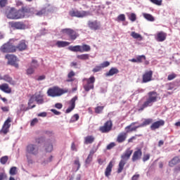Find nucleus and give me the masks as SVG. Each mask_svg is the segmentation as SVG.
Instances as JSON below:
<instances>
[{
  "mask_svg": "<svg viewBox=\"0 0 180 180\" xmlns=\"http://www.w3.org/2000/svg\"><path fill=\"white\" fill-rule=\"evenodd\" d=\"M158 99V94L157 91L148 92L146 101L141 105H139L138 112H143L146 108H148V106H153V104L155 103V102H157Z\"/></svg>",
  "mask_w": 180,
  "mask_h": 180,
  "instance_id": "f257e3e1",
  "label": "nucleus"
},
{
  "mask_svg": "<svg viewBox=\"0 0 180 180\" xmlns=\"http://www.w3.org/2000/svg\"><path fill=\"white\" fill-rule=\"evenodd\" d=\"M133 154V150L131 148H127L124 153L121 155V160L119 162L118 169H117V174H121L125 165L127 163V161L131 158V155Z\"/></svg>",
  "mask_w": 180,
  "mask_h": 180,
  "instance_id": "f03ea898",
  "label": "nucleus"
},
{
  "mask_svg": "<svg viewBox=\"0 0 180 180\" xmlns=\"http://www.w3.org/2000/svg\"><path fill=\"white\" fill-rule=\"evenodd\" d=\"M68 89H60L58 86H53L49 88L47 91L48 96H51V98H56V96H61L64 94H68Z\"/></svg>",
  "mask_w": 180,
  "mask_h": 180,
  "instance_id": "7ed1b4c3",
  "label": "nucleus"
},
{
  "mask_svg": "<svg viewBox=\"0 0 180 180\" xmlns=\"http://www.w3.org/2000/svg\"><path fill=\"white\" fill-rule=\"evenodd\" d=\"M15 40L11 39L0 47V51L3 53H9L15 52Z\"/></svg>",
  "mask_w": 180,
  "mask_h": 180,
  "instance_id": "20e7f679",
  "label": "nucleus"
},
{
  "mask_svg": "<svg viewBox=\"0 0 180 180\" xmlns=\"http://www.w3.org/2000/svg\"><path fill=\"white\" fill-rule=\"evenodd\" d=\"M82 81L84 82L83 88L86 92H89L91 89H94V84L96 82V77L94 76H91L89 78H84Z\"/></svg>",
  "mask_w": 180,
  "mask_h": 180,
  "instance_id": "39448f33",
  "label": "nucleus"
},
{
  "mask_svg": "<svg viewBox=\"0 0 180 180\" xmlns=\"http://www.w3.org/2000/svg\"><path fill=\"white\" fill-rule=\"evenodd\" d=\"M69 15L71 17H77L79 18H82L88 15H91V13L90 11H78V10L72 9L70 11H69Z\"/></svg>",
  "mask_w": 180,
  "mask_h": 180,
  "instance_id": "423d86ee",
  "label": "nucleus"
},
{
  "mask_svg": "<svg viewBox=\"0 0 180 180\" xmlns=\"http://www.w3.org/2000/svg\"><path fill=\"white\" fill-rule=\"evenodd\" d=\"M39 153V147L32 143H30L26 146V153L27 155L37 156Z\"/></svg>",
  "mask_w": 180,
  "mask_h": 180,
  "instance_id": "0eeeda50",
  "label": "nucleus"
},
{
  "mask_svg": "<svg viewBox=\"0 0 180 180\" xmlns=\"http://www.w3.org/2000/svg\"><path fill=\"white\" fill-rule=\"evenodd\" d=\"M61 33L64 35H68L72 41L76 40L79 36L77 32L71 28L63 29L61 30Z\"/></svg>",
  "mask_w": 180,
  "mask_h": 180,
  "instance_id": "6e6552de",
  "label": "nucleus"
},
{
  "mask_svg": "<svg viewBox=\"0 0 180 180\" xmlns=\"http://www.w3.org/2000/svg\"><path fill=\"white\" fill-rule=\"evenodd\" d=\"M113 127L112 121L108 120L107 121L103 126L100 127L99 131L102 134H107L112 131Z\"/></svg>",
  "mask_w": 180,
  "mask_h": 180,
  "instance_id": "1a4fd4ad",
  "label": "nucleus"
},
{
  "mask_svg": "<svg viewBox=\"0 0 180 180\" xmlns=\"http://www.w3.org/2000/svg\"><path fill=\"white\" fill-rule=\"evenodd\" d=\"M11 122H12V118L11 117H8L4 122L0 132L3 133L4 135H6L9 132V129L11 126Z\"/></svg>",
  "mask_w": 180,
  "mask_h": 180,
  "instance_id": "9d476101",
  "label": "nucleus"
},
{
  "mask_svg": "<svg viewBox=\"0 0 180 180\" xmlns=\"http://www.w3.org/2000/svg\"><path fill=\"white\" fill-rule=\"evenodd\" d=\"M5 58H6L8 61V63L13 65L15 68H19V65L17 63V57L14 55L6 54L5 56Z\"/></svg>",
  "mask_w": 180,
  "mask_h": 180,
  "instance_id": "9b49d317",
  "label": "nucleus"
},
{
  "mask_svg": "<svg viewBox=\"0 0 180 180\" xmlns=\"http://www.w3.org/2000/svg\"><path fill=\"white\" fill-rule=\"evenodd\" d=\"M165 125V121L163 120H160L154 122H152V124L150 127L151 131H155L157 129H160V128L164 127Z\"/></svg>",
  "mask_w": 180,
  "mask_h": 180,
  "instance_id": "f8f14e48",
  "label": "nucleus"
},
{
  "mask_svg": "<svg viewBox=\"0 0 180 180\" xmlns=\"http://www.w3.org/2000/svg\"><path fill=\"white\" fill-rule=\"evenodd\" d=\"M153 80V70L146 71L142 76V82L146 84Z\"/></svg>",
  "mask_w": 180,
  "mask_h": 180,
  "instance_id": "ddd939ff",
  "label": "nucleus"
},
{
  "mask_svg": "<svg viewBox=\"0 0 180 180\" xmlns=\"http://www.w3.org/2000/svg\"><path fill=\"white\" fill-rule=\"evenodd\" d=\"M28 45L27 44L26 40L22 39L21 40L17 46H15V51L16 52L17 50L19 51H23L27 49Z\"/></svg>",
  "mask_w": 180,
  "mask_h": 180,
  "instance_id": "4468645a",
  "label": "nucleus"
},
{
  "mask_svg": "<svg viewBox=\"0 0 180 180\" xmlns=\"http://www.w3.org/2000/svg\"><path fill=\"white\" fill-rule=\"evenodd\" d=\"M143 155V152L141 148L137 149V150L134 151L131 158V160L133 162H136L141 159V156Z\"/></svg>",
  "mask_w": 180,
  "mask_h": 180,
  "instance_id": "2eb2a0df",
  "label": "nucleus"
},
{
  "mask_svg": "<svg viewBox=\"0 0 180 180\" xmlns=\"http://www.w3.org/2000/svg\"><path fill=\"white\" fill-rule=\"evenodd\" d=\"M78 99V97L75 96L73 97L69 102L70 106L68 108V109L65 111V113H70V112H72L76 106V101Z\"/></svg>",
  "mask_w": 180,
  "mask_h": 180,
  "instance_id": "dca6fc26",
  "label": "nucleus"
},
{
  "mask_svg": "<svg viewBox=\"0 0 180 180\" xmlns=\"http://www.w3.org/2000/svg\"><path fill=\"white\" fill-rule=\"evenodd\" d=\"M88 27L92 30H98L101 29V23L98 22L97 20L94 21H89L88 22Z\"/></svg>",
  "mask_w": 180,
  "mask_h": 180,
  "instance_id": "f3484780",
  "label": "nucleus"
},
{
  "mask_svg": "<svg viewBox=\"0 0 180 180\" xmlns=\"http://www.w3.org/2000/svg\"><path fill=\"white\" fill-rule=\"evenodd\" d=\"M11 26L16 30H24L26 27V25L22 22H11Z\"/></svg>",
  "mask_w": 180,
  "mask_h": 180,
  "instance_id": "a211bd4d",
  "label": "nucleus"
},
{
  "mask_svg": "<svg viewBox=\"0 0 180 180\" xmlns=\"http://www.w3.org/2000/svg\"><path fill=\"white\" fill-rule=\"evenodd\" d=\"M128 134L126 132H122L118 134L116 142L118 143H122L126 141Z\"/></svg>",
  "mask_w": 180,
  "mask_h": 180,
  "instance_id": "6ab92c4d",
  "label": "nucleus"
},
{
  "mask_svg": "<svg viewBox=\"0 0 180 180\" xmlns=\"http://www.w3.org/2000/svg\"><path fill=\"white\" fill-rule=\"evenodd\" d=\"M0 90L2 91V92H4L5 94H11L12 92L11 88L6 83H4L0 85Z\"/></svg>",
  "mask_w": 180,
  "mask_h": 180,
  "instance_id": "aec40b11",
  "label": "nucleus"
},
{
  "mask_svg": "<svg viewBox=\"0 0 180 180\" xmlns=\"http://www.w3.org/2000/svg\"><path fill=\"white\" fill-rule=\"evenodd\" d=\"M113 167H114L113 162L110 161L109 162V164L108 165V166L105 169V176L106 177H109L111 175Z\"/></svg>",
  "mask_w": 180,
  "mask_h": 180,
  "instance_id": "412c9836",
  "label": "nucleus"
},
{
  "mask_svg": "<svg viewBox=\"0 0 180 180\" xmlns=\"http://www.w3.org/2000/svg\"><path fill=\"white\" fill-rule=\"evenodd\" d=\"M167 39V33L164 32H159L157 34L156 40L162 42Z\"/></svg>",
  "mask_w": 180,
  "mask_h": 180,
  "instance_id": "4be33fe9",
  "label": "nucleus"
},
{
  "mask_svg": "<svg viewBox=\"0 0 180 180\" xmlns=\"http://www.w3.org/2000/svg\"><path fill=\"white\" fill-rule=\"evenodd\" d=\"M180 163V156H175L169 162V166L174 167L176 165Z\"/></svg>",
  "mask_w": 180,
  "mask_h": 180,
  "instance_id": "5701e85b",
  "label": "nucleus"
},
{
  "mask_svg": "<svg viewBox=\"0 0 180 180\" xmlns=\"http://www.w3.org/2000/svg\"><path fill=\"white\" fill-rule=\"evenodd\" d=\"M136 124H137V122H132L130 125L126 127V129H128L127 131V133H131V132H133V131H137L138 129L141 128V127H139V125L131 128V126H134V125H136Z\"/></svg>",
  "mask_w": 180,
  "mask_h": 180,
  "instance_id": "b1692460",
  "label": "nucleus"
},
{
  "mask_svg": "<svg viewBox=\"0 0 180 180\" xmlns=\"http://www.w3.org/2000/svg\"><path fill=\"white\" fill-rule=\"evenodd\" d=\"M153 118H147V119H144L143 123H141V124L139 125V127L143 128V127H146L147 126L150 125L153 123Z\"/></svg>",
  "mask_w": 180,
  "mask_h": 180,
  "instance_id": "393cba45",
  "label": "nucleus"
},
{
  "mask_svg": "<svg viewBox=\"0 0 180 180\" xmlns=\"http://www.w3.org/2000/svg\"><path fill=\"white\" fill-rule=\"evenodd\" d=\"M120 70L116 68H112L108 72L105 73V77H112L115 74H118Z\"/></svg>",
  "mask_w": 180,
  "mask_h": 180,
  "instance_id": "a878e982",
  "label": "nucleus"
},
{
  "mask_svg": "<svg viewBox=\"0 0 180 180\" xmlns=\"http://www.w3.org/2000/svg\"><path fill=\"white\" fill-rule=\"evenodd\" d=\"M3 81L8 82L10 85H15V82L8 75H6L3 77Z\"/></svg>",
  "mask_w": 180,
  "mask_h": 180,
  "instance_id": "bb28decb",
  "label": "nucleus"
},
{
  "mask_svg": "<svg viewBox=\"0 0 180 180\" xmlns=\"http://www.w3.org/2000/svg\"><path fill=\"white\" fill-rule=\"evenodd\" d=\"M75 75H76V73L73 70H71L68 74V79L66 80V82H74V81H75V79L74 78Z\"/></svg>",
  "mask_w": 180,
  "mask_h": 180,
  "instance_id": "cd10ccee",
  "label": "nucleus"
},
{
  "mask_svg": "<svg viewBox=\"0 0 180 180\" xmlns=\"http://www.w3.org/2000/svg\"><path fill=\"white\" fill-rule=\"evenodd\" d=\"M95 141V137L93 136H87L84 138V144H92Z\"/></svg>",
  "mask_w": 180,
  "mask_h": 180,
  "instance_id": "c85d7f7f",
  "label": "nucleus"
},
{
  "mask_svg": "<svg viewBox=\"0 0 180 180\" xmlns=\"http://www.w3.org/2000/svg\"><path fill=\"white\" fill-rule=\"evenodd\" d=\"M70 44V42L68 41H58L56 43V46L58 48H63V47H66L68 46Z\"/></svg>",
  "mask_w": 180,
  "mask_h": 180,
  "instance_id": "c756f323",
  "label": "nucleus"
},
{
  "mask_svg": "<svg viewBox=\"0 0 180 180\" xmlns=\"http://www.w3.org/2000/svg\"><path fill=\"white\" fill-rule=\"evenodd\" d=\"M68 49L72 52H81L82 53V46H70L68 47Z\"/></svg>",
  "mask_w": 180,
  "mask_h": 180,
  "instance_id": "7c9ffc66",
  "label": "nucleus"
},
{
  "mask_svg": "<svg viewBox=\"0 0 180 180\" xmlns=\"http://www.w3.org/2000/svg\"><path fill=\"white\" fill-rule=\"evenodd\" d=\"M24 18V13L21 9H19L18 11L15 10V20L22 19Z\"/></svg>",
  "mask_w": 180,
  "mask_h": 180,
  "instance_id": "2f4dec72",
  "label": "nucleus"
},
{
  "mask_svg": "<svg viewBox=\"0 0 180 180\" xmlns=\"http://www.w3.org/2000/svg\"><path fill=\"white\" fill-rule=\"evenodd\" d=\"M9 19L15 20V9L11 8L6 15Z\"/></svg>",
  "mask_w": 180,
  "mask_h": 180,
  "instance_id": "473e14b6",
  "label": "nucleus"
},
{
  "mask_svg": "<svg viewBox=\"0 0 180 180\" xmlns=\"http://www.w3.org/2000/svg\"><path fill=\"white\" fill-rule=\"evenodd\" d=\"M34 108H36V105H33L31 107H25V105L22 104L20 105V112H27V110L34 109Z\"/></svg>",
  "mask_w": 180,
  "mask_h": 180,
  "instance_id": "72a5a7b5",
  "label": "nucleus"
},
{
  "mask_svg": "<svg viewBox=\"0 0 180 180\" xmlns=\"http://www.w3.org/2000/svg\"><path fill=\"white\" fill-rule=\"evenodd\" d=\"M91 50V48L89 45L88 44H82L81 46V53L83 52H89Z\"/></svg>",
  "mask_w": 180,
  "mask_h": 180,
  "instance_id": "f704fd0d",
  "label": "nucleus"
},
{
  "mask_svg": "<svg viewBox=\"0 0 180 180\" xmlns=\"http://www.w3.org/2000/svg\"><path fill=\"white\" fill-rule=\"evenodd\" d=\"M104 109H105V106L98 105L94 108V112L97 115H100L101 113H103Z\"/></svg>",
  "mask_w": 180,
  "mask_h": 180,
  "instance_id": "c9c22d12",
  "label": "nucleus"
},
{
  "mask_svg": "<svg viewBox=\"0 0 180 180\" xmlns=\"http://www.w3.org/2000/svg\"><path fill=\"white\" fill-rule=\"evenodd\" d=\"M89 57H90L89 54H87V53L77 56V58L82 60H89Z\"/></svg>",
  "mask_w": 180,
  "mask_h": 180,
  "instance_id": "e433bc0d",
  "label": "nucleus"
},
{
  "mask_svg": "<svg viewBox=\"0 0 180 180\" xmlns=\"http://www.w3.org/2000/svg\"><path fill=\"white\" fill-rule=\"evenodd\" d=\"M143 16L145 19L153 22L155 20V19L153 17V15L148 14V13H143Z\"/></svg>",
  "mask_w": 180,
  "mask_h": 180,
  "instance_id": "4c0bfd02",
  "label": "nucleus"
},
{
  "mask_svg": "<svg viewBox=\"0 0 180 180\" xmlns=\"http://www.w3.org/2000/svg\"><path fill=\"white\" fill-rule=\"evenodd\" d=\"M21 11L23 13L24 17H25L26 14H28L32 12L31 8L28 6H22L21 8Z\"/></svg>",
  "mask_w": 180,
  "mask_h": 180,
  "instance_id": "58836bf2",
  "label": "nucleus"
},
{
  "mask_svg": "<svg viewBox=\"0 0 180 180\" xmlns=\"http://www.w3.org/2000/svg\"><path fill=\"white\" fill-rule=\"evenodd\" d=\"M35 101L38 105H43L44 103V100L42 96H37L35 97Z\"/></svg>",
  "mask_w": 180,
  "mask_h": 180,
  "instance_id": "ea45409f",
  "label": "nucleus"
},
{
  "mask_svg": "<svg viewBox=\"0 0 180 180\" xmlns=\"http://www.w3.org/2000/svg\"><path fill=\"white\" fill-rule=\"evenodd\" d=\"M30 67H32L36 70L37 68H38L39 67V64L37 60L33 59V60H32Z\"/></svg>",
  "mask_w": 180,
  "mask_h": 180,
  "instance_id": "a19ab883",
  "label": "nucleus"
},
{
  "mask_svg": "<svg viewBox=\"0 0 180 180\" xmlns=\"http://www.w3.org/2000/svg\"><path fill=\"white\" fill-rule=\"evenodd\" d=\"M131 36L134 39H139V40H143V37H141V35L140 34L136 33V32H131Z\"/></svg>",
  "mask_w": 180,
  "mask_h": 180,
  "instance_id": "79ce46f5",
  "label": "nucleus"
},
{
  "mask_svg": "<svg viewBox=\"0 0 180 180\" xmlns=\"http://www.w3.org/2000/svg\"><path fill=\"white\" fill-rule=\"evenodd\" d=\"M8 161V156L7 155H5V156H3L0 158V163L2 165H5Z\"/></svg>",
  "mask_w": 180,
  "mask_h": 180,
  "instance_id": "37998d69",
  "label": "nucleus"
},
{
  "mask_svg": "<svg viewBox=\"0 0 180 180\" xmlns=\"http://www.w3.org/2000/svg\"><path fill=\"white\" fill-rule=\"evenodd\" d=\"M9 174L11 176H15L18 174L17 167H12L9 170Z\"/></svg>",
  "mask_w": 180,
  "mask_h": 180,
  "instance_id": "c03bdc74",
  "label": "nucleus"
},
{
  "mask_svg": "<svg viewBox=\"0 0 180 180\" xmlns=\"http://www.w3.org/2000/svg\"><path fill=\"white\" fill-rule=\"evenodd\" d=\"M136 59H137L138 63H143V61L146 60V56L141 55V56H138L136 57Z\"/></svg>",
  "mask_w": 180,
  "mask_h": 180,
  "instance_id": "a18cd8bd",
  "label": "nucleus"
},
{
  "mask_svg": "<svg viewBox=\"0 0 180 180\" xmlns=\"http://www.w3.org/2000/svg\"><path fill=\"white\" fill-rule=\"evenodd\" d=\"M34 72H35V69L33 68L32 67L30 66L29 68H27V70H26V74L27 75H30L34 74Z\"/></svg>",
  "mask_w": 180,
  "mask_h": 180,
  "instance_id": "49530a36",
  "label": "nucleus"
},
{
  "mask_svg": "<svg viewBox=\"0 0 180 180\" xmlns=\"http://www.w3.org/2000/svg\"><path fill=\"white\" fill-rule=\"evenodd\" d=\"M176 77H178V75L173 72L168 75L167 81H172V79H175V78H176Z\"/></svg>",
  "mask_w": 180,
  "mask_h": 180,
  "instance_id": "de8ad7c7",
  "label": "nucleus"
},
{
  "mask_svg": "<svg viewBox=\"0 0 180 180\" xmlns=\"http://www.w3.org/2000/svg\"><path fill=\"white\" fill-rule=\"evenodd\" d=\"M115 146H116V143L115 142H112L107 146L106 150H110L113 149Z\"/></svg>",
  "mask_w": 180,
  "mask_h": 180,
  "instance_id": "09e8293b",
  "label": "nucleus"
},
{
  "mask_svg": "<svg viewBox=\"0 0 180 180\" xmlns=\"http://www.w3.org/2000/svg\"><path fill=\"white\" fill-rule=\"evenodd\" d=\"M92 161H93V156L91 155H89L87 158L86 159L85 163L86 165H90Z\"/></svg>",
  "mask_w": 180,
  "mask_h": 180,
  "instance_id": "8fccbe9b",
  "label": "nucleus"
},
{
  "mask_svg": "<svg viewBox=\"0 0 180 180\" xmlns=\"http://www.w3.org/2000/svg\"><path fill=\"white\" fill-rule=\"evenodd\" d=\"M153 4L161 6L162 4V0H149Z\"/></svg>",
  "mask_w": 180,
  "mask_h": 180,
  "instance_id": "3c124183",
  "label": "nucleus"
},
{
  "mask_svg": "<svg viewBox=\"0 0 180 180\" xmlns=\"http://www.w3.org/2000/svg\"><path fill=\"white\" fill-rule=\"evenodd\" d=\"M129 19L132 21V22H134L136 21V20L137 19V16L134 14V13H131L129 15Z\"/></svg>",
  "mask_w": 180,
  "mask_h": 180,
  "instance_id": "603ef678",
  "label": "nucleus"
},
{
  "mask_svg": "<svg viewBox=\"0 0 180 180\" xmlns=\"http://www.w3.org/2000/svg\"><path fill=\"white\" fill-rule=\"evenodd\" d=\"M53 150V146L52 144H49L46 147V151L47 153H51Z\"/></svg>",
  "mask_w": 180,
  "mask_h": 180,
  "instance_id": "864d4df0",
  "label": "nucleus"
},
{
  "mask_svg": "<svg viewBox=\"0 0 180 180\" xmlns=\"http://www.w3.org/2000/svg\"><path fill=\"white\" fill-rule=\"evenodd\" d=\"M136 136L140 137L141 136V135H135L134 136H131L130 139H128V143H133L134 141H135L136 139H137V138Z\"/></svg>",
  "mask_w": 180,
  "mask_h": 180,
  "instance_id": "5fc2aeb1",
  "label": "nucleus"
},
{
  "mask_svg": "<svg viewBox=\"0 0 180 180\" xmlns=\"http://www.w3.org/2000/svg\"><path fill=\"white\" fill-rule=\"evenodd\" d=\"M117 21H125L126 20V16L124 14H120L118 17H117Z\"/></svg>",
  "mask_w": 180,
  "mask_h": 180,
  "instance_id": "6e6d98bb",
  "label": "nucleus"
},
{
  "mask_svg": "<svg viewBox=\"0 0 180 180\" xmlns=\"http://www.w3.org/2000/svg\"><path fill=\"white\" fill-rule=\"evenodd\" d=\"M46 8H42L41 11H38L36 15L39 16H41L44 14H46Z\"/></svg>",
  "mask_w": 180,
  "mask_h": 180,
  "instance_id": "4d7b16f0",
  "label": "nucleus"
},
{
  "mask_svg": "<svg viewBox=\"0 0 180 180\" xmlns=\"http://www.w3.org/2000/svg\"><path fill=\"white\" fill-rule=\"evenodd\" d=\"M38 122L39 120L37 118H34L30 122V126L34 127L37 124H38Z\"/></svg>",
  "mask_w": 180,
  "mask_h": 180,
  "instance_id": "13d9d810",
  "label": "nucleus"
},
{
  "mask_svg": "<svg viewBox=\"0 0 180 180\" xmlns=\"http://www.w3.org/2000/svg\"><path fill=\"white\" fill-rule=\"evenodd\" d=\"M8 4V0H0V7L4 8Z\"/></svg>",
  "mask_w": 180,
  "mask_h": 180,
  "instance_id": "bf43d9fd",
  "label": "nucleus"
},
{
  "mask_svg": "<svg viewBox=\"0 0 180 180\" xmlns=\"http://www.w3.org/2000/svg\"><path fill=\"white\" fill-rule=\"evenodd\" d=\"M150 154L144 155L143 157V162H146L150 160Z\"/></svg>",
  "mask_w": 180,
  "mask_h": 180,
  "instance_id": "052dcab7",
  "label": "nucleus"
},
{
  "mask_svg": "<svg viewBox=\"0 0 180 180\" xmlns=\"http://www.w3.org/2000/svg\"><path fill=\"white\" fill-rule=\"evenodd\" d=\"M110 65V63L108 61H105L103 63H101V66L102 67V68H105L108 67Z\"/></svg>",
  "mask_w": 180,
  "mask_h": 180,
  "instance_id": "680f3d73",
  "label": "nucleus"
},
{
  "mask_svg": "<svg viewBox=\"0 0 180 180\" xmlns=\"http://www.w3.org/2000/svg\"><path fill=\"white\" fill-rule=\"evenodd\" d=\"M7 178V175L5 172H0V180H4Z\"/></svg>",
  "mask_w": 180,
  "mask_h": 180,
  "instance_id": "e2e57ef3",
  "label": "nucleus"
},
{
  "mask_svg": "<svg viewBox=\"0 0 180 180\" xmlns=\"http://www.w3.org/2000/svg\"><path fill=\"white\" fill-rule=\"evenodd\" d=\"M102 67L101 65H98V66H96L95 68L93 69V72H99L102 70Z\"/></svg>",
  "mask_w": 180,
  "mask_h": 180,
  "instance_id": "0e129e2a",
  "label": "nucleus"
},
{
  "mask_svg": "<svg viewBox=\"0 0 180 180\" xmlns=\"http://www.w3.org/2000/svg\"><path fill=\"white\" fill-rule=\"evenodd\" d=\"M51 112H52V113H53L54 115H56L57 116H59L60 115H61V112L60 111H58L56 109H51Z\"/></svg>",
  "mask_w": 180,
  "mask_h": 180,
  "instance_id": "69168bd1",
  "label": "nucleus"
},
{
  "mask_svg": "<svg viewBox=\"0 0 180 180\" xmlns=\"http://www.w3.org/2000/svg\"><path fill=\"white\" fill-rule=\"evenodd\" d=\"M75 165L77 166V170H79L81 167V164H80L79 160H75Z\"/></svg>",
  "mask_w": 180,
  "mask_h": 180,
  "instance_id": "338daca9",
  "label": "nucleus"
},
{
  "mask_svg": "<svg viewBox=\"0 0 180 180\" xmlns=\"http://www.w3.org/2000/svg\"><path fill=\"white\" fill-rule=\"evenodd\" d=\"M140 178V174H135L132 176L131 180H139Z\"/></svg>",
  "mask_w": 180,
  "mask_h": 180,
  "instance_id": "774afa93",
  "label": "nucleus"
}]
</instances>
